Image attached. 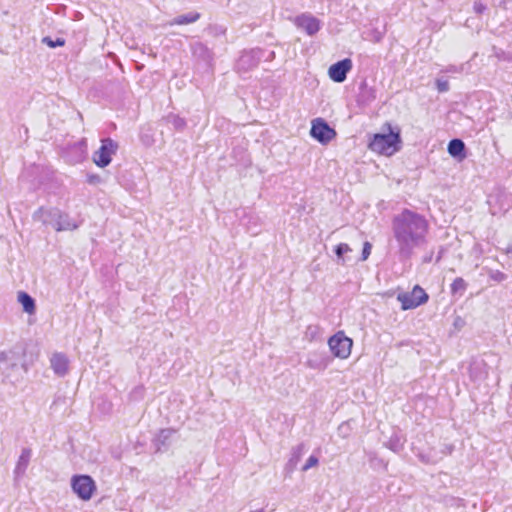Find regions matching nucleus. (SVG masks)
<instances>
[{
	"mask_svg": "<svg viewBox=\"0 0 512 512\" xmlns=\"http://www.w3.org/2000/svg\"><path fill=\"white\" fill-rule=\"evenodd\" d=\"M371 249H372L371 243L368 242V241L364 242L363 249H362L361 260L365 261V260L368 259V257L371 254Z\"/></svg>",
	"mask_w": 512,
	"mask_h": 512,
	"instance_id": "c756f323",
	"label": "nucleus"
},
{
	"mask_svg": "<svg viewBox=\"0 0 512 512\" xmlns=\"http://www.w3.org/2000/svg\"><path fill=\"white\" fill-rule=\"evenodd\" d=\"M209 30L215 36L225 35V33H226V28L221 25L210 26Z\"/></svg>",
	"mask_w": 512,
	"mask_h": 512,
	"instance_id": "2f4dec72",
	"label": "nucleus"
},
{
	"mask_svg": "<svg viewBox=\"0 0 512 512\" xmlns=\"http://www.w3.org/2000/svg\"><path fill=\"white\" fill-rule=\"evenodd\" d=\"M450 289L452 295L462 296L467 289V283L463 278L457 277L452 282Z\"/></svg>",
	"mask_w": 512,
	"mask_h": 512,
	"instance_id": "4be33fe9",
	"label": "nucleus"
},
{
	"mask_svg": "<svg viewBox=\"0 0 512 512\" xmlns=\"http://www.w3.org/2000/svg\"><path fill=\"white\" fill-rule=\"evenodd\" d=\"M87 182L92 185H96L102 182V178L97 174H88Z\"/></svg>",
	"mask_w": 512,
	"mask_h": 512,
	"instance_id": "473e14b6",
	"label": "nucleus"
},
{
	"mask_svg": "<svg viewBox=\"0 0 512 512\" xmlns=\"http://www.w3.org/2000/svg\"><path fill=\"white\" fill-rule=\"evenodd\" d=\"M389 126V133H376L369 142V149L386 156L393 155L401 148L400 132H393Z\"/></svg>",
	"mask_w": 512,
	"mask_h": 512,
	"instance_id": "7ed1b4c3",
	"label": "nucleus"
},
{
	"mask_svg": "<svg viewBox=\"0 0 512 512\" xmlns=\"http://www.w3.org/2000/svg\"><path fill=\"white\" fill-rule=\"evenodd\" d=\"M200 13L190 12L187 14L179 15L170 21V25H187L196 22L200 19Z\"/></svg>",
	"mask_w": 512,
	"mask_h": 512,
	"instance_id": "aec40b11",
	"label": "nucleus"
},
{
	"mask_svg": "<svg viewBox=\"0 0 512 512\" xmlns=\"http://www.w3.org/2000/svg\"><path fill=\"white\" fill-rule=\"evenodd\" d=\"M489 278L495 282L501 283L507 279V275L499 270H491Z\"/></svg>",
	"mask_w": 512,
	"mask_h": 512,
	"instance_id": "a878e982",
	"label": "nucleus"
},
{
	"mask_svg": "<svg viewBox=\"0 0 512 512\" xmlns=\"http://www.w3.org/2000/svg\"><path fill=\"white\" fill-rule=\"evenodd\" d=\"M447 151L451 157L458 161H462L467 157L465 143L459 138H454L449 141Z\"/></svg>",
	"mask_w": 512,
	"mask_h": 512,
	"instance_id": "dca6fc26",
	"label": "nucleus"
},
{
	"mask_svg": "<svg viewBox=\"0 0 512 512\" xmlns=\"http://www.w3.org/2000/svg\"><path fill=\"white\" fill-rule=\"evenodd\" d=\"M453 449H454V447L452 445H447V446H445V450L443 452L446 454H451Z\"/></svg>",
	"mask_w": 512,
	"mask_h": 512,
	"instance_id": "72a5a7b5",
	"label": "nucleus"
},
{
	"mask_svg": "<svg viewBox=\"0 0 512 512\" xmlns=\"http://www.w3.org/2000/svg\"><path fill=\"white\" fill-rule=\"evenodd\" d=\"M193 57L198 61H202L206 65H210L213 60L212 51L202 42H195L191 45Z\"/></svg>",
	"mask_w": 512,
	"mask_h": 512,
	"instance_id": "2eb2a0df",
	"label": "nucleus"
},
{
	"mask_svg": "<svg viewBox=\"0 0 512 512\" xmlns=\"http://www.w3.org/2000/svg\"><path fill=\"white\" fill-rule=\"evenodd\" d=\"M18 302L22 305L23 311L28 314L35 313L36 304L32 296L25 291L18 292Z\"/></svg>",
	"mask_w": 512,
	"mask_h": 512,
	"instance_id": "6ab92c4d",
	"label": "nucleus"
},
{
	"mask_svg": "<svg viewBox=\"0 0 512 512\" xmlns=\"http://www.w3.org/2000/svg\"><path fill=\"white\" fill-rule=\"evenodd\" d=\"M318 462H319L318 458H317L315 455H311V456L307 459V461H306L305 465L302 467V471H307V470H309L310 468H312V467L316 466V465L318 464Z\"/></svg>",
	"mask_w": 512,
	"mask_h": 512,
	"instance_id": "cd10ccee",
	"label": "nucleus"
},
{
	"mask_svg": "<svg viewBox=\"0 0 512 512\" xmlns=\"http://www.w3.org/2000/svg\"><path fill=\"white\" fill-rule=\"evenodd\" d=\"M303 452H304V445L303 444H299V445H297V446L292 448L291 457H290V459H289V461L287 463V466L290 469L295 468V466L297 465V463L301 459V457L303 455Z\"/></svg>",
	"mask_w": 512,
	"mask_h": 512,
	"instance_id": "412c9836",
	"label": "nucleus"
},
{
	"mask_svg": "<svg viewBox=\"0 0 512 512\" xmlns=\"http://www.w3.org/2000/svg\"><path fill=\"white\" fill-rule=\"evenodd\" d=\"M328 346L334 357L346 359L351 354L353 341L343 331H338L328 339Z\"/></svg>",
	"mask_w": 512,
	"mask_h": 512,
	"instance_id": "423d86ee",
	"label": "nucleus"
},
{
	"mask_svg": "<svg viewBox=\"0 0 512 512\" xmlns=\"http://www.w3.org/2000/svg\"><path fill=\"white\" fill-rule=\"evenodd\" d=\"M352 60L350 58L342 59L332 64L328 69V75L336 83H342L346 80L348 72L352 69Z\"/></svg>",
	"mask_w": 512,
	"mask_h": 512,
	"instance_id": "9b49d317",
	"label": "nucleus"
},
{
	"mask_svg": "<svg viewBox=\"0 0 512 512\" xmlns=\"http://www.w3.org/2000/svg\"><path fill=\"white\" fill-rule=\"evenodd\" d=\"M329 356L325 353H310L306 365L311 369L325 370L329 365Z\"/></svg>",
	"mask_w": 512,
	"mask_h": 512,
	"instance_id": "f3484780",
	"label": "nucleus"
},
{
	"mask_svg": "<svg viewBox=\"0 0 512 512\" xmlns=\"http://www.w3.org/2000/svg\"><path fill=\"white\" fill-rule=\"evenodd\" d=\"M336 131L323 118L312 120L310 136L319 143L326 145L336 137Z\"/></svg>",
	"mask_w": 512,
	"mask_h": 512,
	"instance_id": "1a4fd4ad",
	"label": "nucleus"
},
{
	"mask_svg": "<svg viewBox=\"0 0 512 512\" xmlns=\"http://www.w3.org/2000/svg\"><path fill=\"white\" fill-rule=\"evenodd\" d=\"M351 251L352 249L346 243H340L336 245L334 248V252L337 257V262L342 265L346 264V259L344 258V255Z\"/></svg>",
	"mask_w": 512,
	"mask_h": 512,
	"instance_id": "b1692460",
	"label": "nucleus"
},
{
	"mask_svg": "<svg viewBox=\"0 0 512 512\" xmlns=\"http://www.w3.org/2000/svg\"><path fill=\"white\" fill-rule=\"evenodd\" d=\"M72 491L83 501H88L94 495L97 486L94 479L87 474L73 475L71 478Z\"/></svg>",
	"mask_w": 512,
	"mask_h": 512,
	"instance_id": "39448f33",
	"label": "nucleus"
},
{
	"mask_svg": "<svg viewBox=\"0 0 512 512\" xmlns=\"http://www.w3.org/2000/svg\"><path fill=\"white\" fill-rule=\"evenodd\" d=\"M118 150V143L111 138L101 140L100 148L93 154V162L100 168L107 167Z\"/></svg>",
	"mask_w": 512,
	"mask_h": 512,
	"instance_id": "6e6552de",
	"label": "nucleus"
},
{
	"mask_svg": "<svg viewBox=\"0 0 512 512\" xmlns=\"http://www.w3.org/2000/svg\"><path fill=\"white\" fill-rule=\"evenodd\" d=\"M387 447L394 452H398L402 448V444L399 439H390L387 443Z\"/></svg>",
	"mask_w": 512,
	"mask_h": 512,
	"instance_id": "7c9ffc66",
	"label": "nucleus"
},
{
	"mask_svg": "<svg viewBox=\"0 0 512 512\" xmlns=\"http://www.w3.org/2000/svg\"><path fill=\"white\" fill-rule=\"evenodd\" d=\"M507 253H512V247H509V248L507 249Z\"/></svg>",
	"mask_w": 512,
	"mask_h": 512,
	"instance_id": "f704fd0d",
	"label": "nucleus"
},
{
	"mask_svg": "<svg viewBox=\"0 0 512 512\" xmlns=\"http://www.w3.org/2000/svg\"><path fill=\"white\" fill-rule=\"evenodd\" d=\"M22 371H25V366L17 353L13 351L0 353V373L4 377L10 380H17Z\"/></svg>",
	"mask_w": 512,
	"mask_h": 512,
	"instance_id": "20e7f679",
	"label": "nucleus"
},
{
	"mask_svg": "<svg viewBox=\"0 0 512 512\" xmlns=\"http://www.w3.org/2000/svg\"><path fill=\"white\" fill-rule=\"evenodd\" d=\"M436 88H437L438 92L445 93L449 90V83L447 80L437 79L436 80Z\"/></svg>",
	"mask_w": 512,
	"mask_h": 512,
	"instance_id": "bb28decb",
	"label": "nucleus"
},
{
	"mask_svg": "<svg viewBox=\"0 0 512 512\" xmlns=\"http://www.w3.org/2000/svg\"><path fill=\"white\" fill-rule=\"evenodd\" d=\"M251 512H264V509H259V510H255V511H251Z\"/></svg>",
	"mask_w": 512,
	"mask_h": 512,
	"instance_id": "c9c22d12",
	"label": "nucleus"
},
{
	"mask_svg": "<svg viewBox=\"0 0 512 512\" xmlns=\"http://www.w3.org/2000/svg\"><path fill=\"white\" fill-rule=\"evenodd\" d=\"M33 219L41 221L44 225H51L56 231H71L79 227V224L68 214L57 208L44 209L41 207L34 212Z\"/></svg>",
	"mask_w": 512,
	"mask_h": 512,
	"instance_id": "f03ea898",
	"label": "nucleus"
},
{
	"mask_svg": "<svg viewBox=\"0 0 512 512\" xmlns=\"http://www.w3.org/2000/svg\"><path fill=\"white\" fill-rule=\"evenodd\" d=\"M32 455L30 448H23L17 461L14 473L16 476L23 475L28 467Z\"/></svg>",
	"mask_w": 512,
	"mask_h": 512,
	"instance_id": "a211bd4d",
	"label": "nucleus"
},
{
	"mask_svg": "<svg viewBox=\"0 0 512 512\" xmlns=\"http://www.w3.org/2000/svg\"><path fill=\"white\" fill-rule=\"evenodd\" d=\"M391 225L399 261H408L416 248L426 245L429 222L424 215L405 208L393 217Z\"/></svg>",
	"mask_w": 512,
	"mask_h": 512,
	"instance_id": "f257e3e1",
	"label": "nucleus"
},
{
	"mask_svg": "<svg viewBox=\"0 0 512 512\" xmlns=\"http://www.w3.org/2000/svg\"><path fill=\"white\" fill-rule=\"evenodd\" d=\"M42 43L50 48L62 47L65 45V39L58 37L54 40L50 36H45L42 38Z\"/></svg>",
	"mask_w": 512,
	"mask_h": 512,
	"instance_id": "393cba45",
	"label": "nucleus"
},
{
	"mask_svg": "<svg viewBox=\"0 0 512 512\" xmlns=\"http://www.w3.org/2000/svg\"><path fill=\"white\" fill-rule=\"evenodd\" d=\"M50 366L58 377H64L69 370V360L64 353L56 352L50 358Z\"/></svg>",
	"mask_w": 512,
	"mask_h": 512,
	"instance_id": "ddd939ff",
	"label": "nucleus"
},
{
	"mask_svg": "<svg viewBox=\"0 0 512 512\" xmlns=\"http://www.w3.org/2000/svg\"><path fill=\"white\" fill-rule=\"evenodd\" d=\"M295 25L304 30L307 35H315L321 28V21L311 14L303 13L294 19Z\"/></svg>",
	"mask_w": 512,
	"mask_h": 512,
	"instance_id": "f8f14e48",
	"label": "nucleus"
},
{
	"mask_svg": "<svg viewBox=\"0 0 512 512\" xmlns=\"http://www.w3.org/2000/svg\"><path fill=\"white\" fill-rule=\"evenodd\" d=\"M263 51L261 49H252L244 51L237 61L239 71H248L257 67L262 59Z\"/></svg>",
	"mask_w": 512,
	"mask_h": 512,
	"instance_id": "9d476101",
	"label": "nucleus"
},
{
	"mask_svg": "<svg viewBox=\"0 0 512 512\" xmlns=\"http://www.w3.org/2000/svg\"><path fill=\"white\" fill-rule=\"evenodd\" d=\"M429 299L428 294L419 285H415L411 292H401L397 295V300L401 303L402 310L414 309Z\"/></svg>",
	"mask_w": 512,
	"mask_h": 512,
	"instance_id": "0eeeda50",
	"label": "nucleus"
},
{
	"mask_svg": "<svg viewBox=\"0 0 512 512\" xmlns=\"http://www.w3.org/2000/svg\"><path fill=\"white\" fill-rule=\"evenodd\" d=\"M166 121L177 131H183L186 127V120L179 115L169 114L166 117Z\"/></svg>",
	"mask_w": 512,
	"mask_h": 512,
	"instance_id": "5701e85b",
	"label": "nucleus"
},
{
	"mask_svg": "<svg viewBox=\"0 0 512 512\" xmlns=\"http://www.w3.org/2000/svg\"><path fill=\"white\" fill-rule=\"evenodd\" d=\"M487 9V6L480 0H476L473 3V10L476 14H483Z\"/></svg>",
	"mask_w": 512,
	"mask_h": 512,
	"instance_id": "c85d7f7f",
	"label": "nucleus"
},
{
	"mask_svg": "<svg viewBox=\"0 0 512 512\" xmlns=\"http://www.w3.org/2000/svg\"><path fill=\"white\" fill-rule=\"evenodd\" d=\"M176 431L171 428L161 429L153 439L156 452L166 451L171 444V437Z\"/></svg>",
	"mask_w": 512,
	"mask_h": 512,
	"instance_id": "4468645a",
	"label": "nucleus"
}]
</instances>
